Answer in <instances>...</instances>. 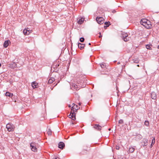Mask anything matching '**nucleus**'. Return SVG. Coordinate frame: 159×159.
Here are the masks:
<instances>
[{
  "label": "nucleus",
  "mask_w": 159,
  "mask_h": 159,
  "mask_svg": "<svg viewBox=\"0 0 159 159\" xmlns=\"http://www.w3.org/2000/svg\"><path fill=\"white\" fill-rule=\"evenodd\" d=\"M140 23L142 25H143L147 29H151L152 27L151 22L146 19H141Z\"/></svg>",
  "instance_id": "f257e3e1"
},
{
  "label": "nucleus",
  "mask_w": 159,
  "mask_h": 159,
  "mask_svg": "<svg viewBox=\"0 0 159 159\" xmlns=\"http://www.w3.org/2000/svg\"><path fill=\"white\" fill-rule=\"evenodd\" d=\"M74 108L73 107H72L70 114L68 116L69 118H71L73 120H75L76 119L75 114V110L74 109Z\"/></svg>",
  "instance_id": "f03ea898"
},
{
  "label": "nucleus",
  "mask_w": 159,
  "mask_h": 159,
  "mask_svg": "<svg viewBox=\"0 0 159 159\" xmlns=\"http://www.w3.org/2000/svg\"><path fill=\"white\" fill-rule=\"evenodd\" d=\"M6 128L8 131H13L15 129L14 126L11 123H8L6 125Z\"/></svg>",
  "instance_id": "7ed1b4c3"
},
{
  "label": "nucleus",
  "mask_w": 159,
  "mask_h": 159,
  "mask_svg": "<svg viewBox=\"0 0 159 159\" xmlns=\"http://www.w3.org/2000/svg\"><path fill=\"white\" fill-rule=\"evenodd\" d=\"M96 20L98 24L101 25L104 23V18L102 17H97Z\"/></svg>",
  "instance_id": "20e7f679"
},
{
  "label": "nucleus",
  "mask_w": 159,
  "mask_h": 159,
  "mask_svg": "<svg viewBox=\"0 0 159 159\" xmlns=\"http://www.w3.org/2000/svg\"><path fill=\"white\" fill-rule=\"evenodd\" d=\"M87 147L86 145H84L83 146V149L82 151L80 153V155H82L84 154H86L87 150Z\"/></svg>",
  "instance_id": "39448f33"
},
{
  "label": "nucleus",
  "mask_w": 159,
  "mask_h": 159,
  "mask_svg": "<svg viewBox=\"0 0 159 159\" xmlns=\"http://www.w3.org/2000/svg\"><path fill=\"white\" fill-rule=\"evenodd\" d=\"M31 31L28 28L25 29L23 30V33L25 35H28L31 32Z\"/></svg>",
  "instance_id": "423d86ee"
},
{
  "label": "nucleus",
  "mask_w": 159,
  "mask_h": 159,
  "mask_svg": "<svg viewBox=\"0 0 159 159\" xmlns=\"http://www.w3.org/2000/svg\"><path fill=\"white\" fill-rule=\"evenodd\" d=\"M10 44L11 42L9 40H6L4 43L3 46L5 48H6Z\"/></svg>",
  "instance_id": "0eeeda50"
},
{
  "label": "nucleus",
  "mask_w": 159,
  "mask_h": 159,
  "mask_svg": "<svg viewBox=\"0 0 159 159\" xmlns=\"http://www.w3.org/2000/svg\"><path fill=\"white\" fill-rule=\"evenodd\" d=\"M65 146V143L63 142H61L58 144V148L61 149H63Z\"/></svg>",
  "instance_id": "6e6552de"
},
{
  "label": "nucleus",
  "mask_w": 159,
  "mask_h": 159,
  "mask_svg": "<svg viewBox=\"0 0 159 159\" xmlns=\"http://www.w3.org/2000/svg\"><path fill=\"white\" fill-rule=\"evenodd\" d=\"M151 98L153 100H156L157 98V94L156 93L154 92H152L151 93Z\"/></svg>",
  "instance_id": "1a4fd4ad"
},
{
  "label": "nucleus",
  "mask_w": 159,
  "mask_h": 159,
  "mask_svg": "<svg viewBox=\"0 0 159 159\" xmlns=\"http://www.w3.org/2000/svg\"><path fill=\"white\" fill-rule=\"evenodd\" d=\"M93 127L97 130L100 131L101 130L102 127L98 124H95Z\"/></svg>",
  "instance_id": "9d476101"
},
{
  "label": "nucleus",
  "mask_w": 159,
  "mask_h": 159,
  "mask_svg": "<svg viewBox=\"0 0 159 159\" xmlns=\"http://www.w3.org/2000/svg\"><path fill=\"white\" fill-rule=\"evenodd\" d=\"M143 143L142 144V145L143 146V147L146 146L148 145V140L147 139H144L143 140Z\"/></svg>",
  "instance_id": "9b49d317"
},
{
  "label": "nucleus",
  "mask_w": 159,
  "mask_h": 159,
  "mask_svg": "<svg viewBox=\"0 0 159 159\" xmlns=\"http://www.w3.org/2000/svg\"><path fill=\"white\" fill-rule=\"evenodd\" d=\"M78 48L81 50H82L83 49L85 46V44H82L81 43H78Z\"/></svg>",
  "instance_id": "f8f14e48"
},
{
  "label": "nucleus",
  "mask_w": 159,
  "mask_h": 159,
  "mask_svg": "<svg viewBox=\"0 0 159 159\" xmlns=\"http://www.w3.org/2000/svg\"><path fill=\"white\" fill-rule=\"evenodd\" d=\"M38 85V84L35 81H34L32 83V86L34 89L37 88V86Z\"/></svg>",
  "instance_id": "ddd939ff"
},
{
  "label": "nucleus",
  "mask_w": 159,
  "mask_h": 159,
  "mask_svg": "<svg viewBox=\"0 0 159 159\" xmlns=\"http://www.w3.org/2000/svg\"><path fill=\"white\" fill-rule=\"evenodd\" d=\"M55 80V79L53 77H51L48 80V83L49 84L52 83Z\"/></svg>",
  "instance_id": "4468645a"
},
{
  "label": "nucleus",
  "mask_w": 159,
  "mask_h": 159,
  "mask_svg": "<svg viewBox=\"0 0 159 159\" xmlns=\"http://www.w3.org/2000/svg\"><path fill=\"white\" fill-rule=\"evenodd\" d=\"M84 18H81V19H79V20L78 21V24H81L84 22Z\"/></svg>",
  "instance_id": "2eb2a0df"
},
{
  "label": "nucleus",
  "mask_w": 159,
  "mask_h": 159,
  "mask_svg": "<svg viewBox=\"0 0 159 159\" xmlns=\"http://www.w3.org/2000/svg\"><path fill=\"white\" fill-rule=\"evenodd\" d=\"M5 95L6 96H8L9 97H11L13 96L12 93H11L9 92H6L5 93Z\"/></svg>",
  "instance_id": "dca6fc26"
},
{
  "label": "nucleus",
  "mask_w": 159,
  "mask_h": 159,
  "mask_svg": "<svg viewBox=\"0 0 159 159\" xmlns=\"http://www.w3.org/2000/svg\"><path fill=\"white\" fill-rule=\"evenodd\" d=\"M135 149L133 147H131V148H130L129 151V152L130 153H133L134 152V151Z\"/></svg>",
  "instance_id": "f3484780"
},
{
  "label": "nucleus",
  "mask_w": 159,
  "mask_h": 159,
  "mask_svg": "<svg viewBox=\"0 0 159 159\" xmlns=\"http://www.w3.org/2000/svg\"><path fill=\"white\" fill-rule=\"evenodd\" d=\"M122 39L125 38H126L128 36V34L126 33H123L122 34Z\"/></svg>",
  "instance_id": "a211bd4d"
},
{
  "label": "nucleus",
  "mask_w": 159,
  "mask_h": 159,
  "mask_svg": "<svg viewBox=\"0 0 159 159\" xmlns=\"http://www.w3.org/2000/svg\"><path fill=\"white\" fill-rule=\"evenodd\" d=\"M139 59L138 58H136V59H134L133 60V62L134 63H139Z\"/></svg>",
  "instance_id": "6ab92c4d"
},
{
  "label": "nucleus",
  "mask_w": 159,
  "mask_h": 159,
  "mask_svg": "<svg viewBox=\"0 0 159 159\" xmlns=\"http://www.w3.org/2000/svg\"><path fill=\"white\" fill-rule=\"evenodd\" d=\"M32 150L34 152L36 151L37 150V149L36 148V146H33L32 147H30Z\"/></svg>",
  "instance_id": "aec40b11"
},
{
  "label": "nucleus",
  "mask_w": 159,
  "mask_h": 159,
  "mask_svg": "<svg viewBox=\"0 0 159 159\" xmlns=\"http://www.w3.org/2000/svg\"><path fill=\"white\" fill-rule=\"evenodd\" d=\"M155 143V138L154 137L153 139H152V142L151 144V147H152L153 145Z\"/></svg>",
  "instance_id": "412c9836"
},
{
  "label": "nucleus",
  "mask_w": 159,
  "mask_h": 159,
  "mask_svg": "<svg viewBox=\"0 0 159 159\" xmlns=\"http://www.w3.org/2000/svg\"><path fill=\"white\" fill-rule=\"evenodd\" d=\"M47 133L49 135H51L52 134V131L51 130L49 129L48 130Z\"/></svg>",
  "instance_id": "4be33fe9"
},
{
  "label": "nucleus",
  "mask_w": 159,
  "mask_h": 159,
  "mask_svg": "<svg viewBox=\"0 0 159 159\" xmlns=\"http://www.w3.org/2000/svg\"><path fill=\"white\" fill-rule=\"evenodd\" d=\"M130 39V38L128 36L126 37V38H124L123 39L124 41L125 42H127L129 41Z\"/></svg>",
  "instance_id": "5701e85b"
},
{
  "label": "nucleus",
  "mask_w": 159,
  "mask_h": 159,
  "mask_svg": "<svg viewBox=\"0 0 159 159\" xmlns=\"http://www.w3.org/2000/svg\"><path fill=\"white\" fill-rule=\"evenodd\" d=\"M151 46H152L151 45H150L149 44H147L146 45V48L147 49H149V50H151L152 48L151 47Z\"/></svg>",
  "instance_id": "b1692460"
},
{
  "label": "nucleus",
  "mask_w": 159,
  "mask_h": 159,
  "mask_svg": "<svg viewBox=\"0 0 159 159\" xmlns=\"http://www.w3.org/2000/svg\"><path fill=\"white\" fill-rule=\"evenodd\" d=\"M100 66L102 68H104L106 67V64L105 63H102L100 64Z\"/></svg>",
  "instance_id": "393cba45"
},
{
  "label": "nucleus",
  "mask_w": 159,
  "mask_h": 159,
  "mask_svg": "<svg viewBox=\"0 0 159 159\" xmlns=\"http://www.w3.org/2000/svg\"><path fill=\"white\" fill-rule=\"evenodd\" d=\"M72 86L74 87V88L76 90H77L78 89V86L77 85L75 84H73Z\"/></svg>",
  "instance_id": "a878e982"
},
{
  "label": "nucleus",
  "mask_w": 159,
  "mask_h": 159,
  "mask_svg": "<svg viewBox=\"0 0 159 159\" xmlns=\"http://www.w3.org/2000/svg\"><path fill=\"white\" fill-rule=\"evenodd\" d=\"M144 124L146 126H148L149 124V122L148 120H146Z\"/></svg>",
  "instance_id": "bb28decb"
},
{
  "label": "nucleus",
  "mask_w": 159,
  "mask_h": 159,
  "mask_svg": "<svg viewBox=\"0 0 159 159\" xmlns=\"http://www.w3.org/2000/svg\"><path fill=\"white\" fill-rule=\"evenodd\" d=\"M84 39L83 37H81L80 38V41L81 42H84Z\"/></svg>",
  "instance_id": "cd10ccee"
},
{
  "label": "nucleus",
  "mask_w": 159,
  "mask_h": 159,
  "mask_svg": "<svg viewBox=\"0 0 159 159\" xmlns=\"http://www.w3.org/2000/svg\"><path fill=\"white\" fill-rule=\"evenodd\" d=\"M30 147H32L33 146H36V144L35 143H32L30 144Z\"/></svg>",
  "instance_id": "c85d7f7f"
},
{
  "label": "nucleus",
  "mask_w": 159,
  "mask_h": 159,
  "mask_svg": "<svg viewBox=\"0 0 159 159\" xmlns=\"http://www.w3.org/2000/svg\"><path fill=\"white\" fill-rule=\"evenodd\" d=\"M75 108H74V109L75 110H78V109H80V107H79L77 105H76L75 106V107H74Z\"/></svg>",
  "instance_id": "c756f323"
},
{
  "label": "nucleus",
  "mask_w": 159,
  "mask_h": 159,
  "mask_svg": "<svg viewBox=\"0 0 159 159\" xmlns=\"http://www.w3.org/2000/svg\"><path fill=\"white\" fill-rule=\"evenodd\" d=\"M123 121L122 120L120 119L119 121V123L120 124H123Z\"/></svg>",
  "instance_id": "7c9ffc66"
},
{
  "label": "nucleus",
  "mask_w": 159,
  "mask_h": 159,
  "mask_svg": "<svg viewBox=\"0 0 159 159\" xmlns=\"http://www.w3.org/2000/svg\"><path fill=\"white\" fill-rule=\"evenodd\" d=\"M109 21L106 22H105L104 24L106 25H108V24H110Z\"/></svg>",
  "instance_id": "2f4dec72"
},
{
  "label": "nucleus",
  "mask_w": 159,
  "mask_h": 159,
  "mask_svg": "<svg viewBox=\"0 0 159 159\" xmlns=\"http://www.w3.org/2000/svg\"><path fill=\"white\" fill-rule=\"evenodd\" d=\"M110 25V24H108V25H106L104 26V28L105 29H106Z\"/></svg>",
  "instance_id": "473e14b6"
},
{
  "label": "nucleus",
  "mask_w": 159,
  "mask_h": 159,
  "mask_svg": "<svg viewBox=\"0 0 159 159\" xmlns=\"http://www.w3.org/2000/svg\"><path fill=\"white\" fill-rule=\"evenodd\" d=\"M99 34H100L99 36V38H101L102 37V35H101V32H99Z\"/></svg>",
  "instance_id": "72a5a7b5"
},
{
  "label": "nucleus",
  "mask_w": 159,
  "mask_h": 159,
  "mask_svg": "<svg viewBox=\"0 0 159 159\" xmlns=\"http://www.w3.org/2000/svg\"><path fill=\"white\" fill-rule=\"evenodd\" d=\"M12 65H13L14 67H15L16 66V64L15 63H14Z\"/></svg>",
  "instance_id": "f704fd0d"
},
{
  "label": "nucleus",
  "mask_w": 159,
  "mask_h": 159,
  "mask_svg": "<svg viewBox=\"0 0 159 159\" xmlns=\"http://www.w3.org/2000/svg\"><path fill=\"white\" fill-rule=\"evenodd\" d=\"M116 90H117V93H118L119 92V91L118 90V87L116 85Z\"/></svg>",
  "instance_id": "c9c22d12"
},
{
  "label": "nucleus",
  "mask_w": 159,
  "mask_h": 159,
  "mask_svg": "<svg viewBox=\"0 0 159 159\" xmlns=\"http://www.w3.org/2000/svg\"><path fill=\"white\" fill-rule=\"evenodd\" d=\"M116 12V10H114L112 11V12L113 13H115Z\"/></svg>",
  "instance_id": "e433bc0d"
},
{
  "label": "nucleus",
  "mask_w": 159,
  "mask_h": 159,
  "mask_svg": "<svg viewBox=\"0 0 159 159\" xmlns=\"http://www.w3.org/2000/svg\"><path fill=\"white\" fill-rule=\"evenodd\" d=\"M116 148L117 150H119V147L117 146Z\"/></svg>",
  "instance_id": "4c0bfd02"
},
{
  "label": "nucleus",
  "mask_w": 159,
  "mask_h": 159,
  "mask_svg": "<svg viewBox=\"0 0 159 159\" xmlns=\"http://www.w3.org/2000/svg\"><path fill=\"white\" fill-rule=\"evenodd\" d=\"M72 105H73V106L72 107H74V106H75V104H74V103H73L72 104Z\"/></svg>",
  "instance_id": "58836bf2"
},
{
  "label": "nucleus",
  "mask_w": 159,
  "mask_h": 159,
  "mask_svg": "<svg viewBox=\"0 0 159 159\" xmlns=\"http://www.w3.org/2000/svg\"><path fill=\"white\" fill-rule=\"evenodd\" d=\"M59 159V158L58 157H55L54 159Z\"/></svg>",
  "instance_id": "ea45409f"
},
{
  "label": "nucleus",
  "mask_w": 159,
  "mask_h": 159,
  "mask_svg": "<svg viewBox=\"0 0 159 159\" xmlns=\"http://www.w3.org/2000/svg\"><path fill=\"white\" fill-rule=\"evenodd\" d=\"M81 105V103H79V105L80 106V105Z\"/></svg>",
  "instance_id": "a19ab883"
},
{
  "label": "nucleus",
  "mask_w": 159,
  "mask_h": 159,
  "mask_svg": "<svg viewBox=\"0 0 159 159\" xmlns=\"http://www.w3.org/2000/svg\"><path fill=\"white\" fill-rule=\"evenodd\" d=\"M120 64V62H118L117 63V64Z\"/></svg>",
  "instance_id": "79ce46f5"
},
{
  "label": "nucleus",
  "mask_w": 159,
  "mask_h": 159,
  "mask_svg": "<svg viewBox=\"0 0 159 159\" xmlns=\"http://www.w3.org/2000/svg\"><path fill=\"white\" fill-rule=\"evenodd\" d=\"M71 124H72V125H74V122H72V123H71Z\"/></svg>",
  "instance_id": "37998d69"
},
{
  "label": "nucleus",
  "mask_w": 159,
  "mask_h": 159,
  "mask_svg": "<svg viewBox=\"0 0 159 159\" xmlns=\"http://www.w3.org/2000/svg\"><path fill=\"white\" fill-rule=\"evenodd\" d=\"M57 83L54 86H56L57 85Z\"/></svg>",
  "instance_id": "c03bdc74"
},
{
  "label": "nucleus",
  "mask_w": 159,
  "mask_h": 159,
  "mask_svg": "<svg viewBox=\"0 0 159 159\" xmlns=\"http://www.w3.org/2000/svg\"><path fill=\"white\" fill-rule=\"evenodd\" d=\"M157 48L159 49V45L157 46Z\"/></svg>",
  "instance_id": "a18cd8bd"
},
{
  "label": "nucleus",
  "mask_w": 159,
  "mask_h": 159,
  "mask_svg": "<svg viewBox=\"0 0 159 159\" xmlns=\"http://www.w3.org/2000/svg\"><path fill=\"white\" fill-rule=\"evenodd\" d=\"M89 45H91V43H89Z\"/></svg>",
  "instance_id": "49530a36"
},
{
  "label": "nucleus",
  "mask_w": 159,
  "mask_h": 159,
  "mask_svg": "<svg viewBox=\"0 0 159 159\" xmlns=\"http://www.w3.org/2000/svg\"><path fill=\"white\" fill-rule=\"evenodd\" d=\"M137 66H138V67H139V65H137Z\"/></svg>",
  "instance_id": "de8ad7c7"
},
{
  "label": "nucleus",
  "mask_w": 159,
  "mask_h": 159,
  "mask_svg": "<svg viewBox=\"0 0 159 159\" xmlns=\"http://www.w3.org/2000/svg\"><path fill=\"white\" fill-rule=\"evenodd\" d=\"M1 66V64L0 63V67Z\"/></svg>",
  "instance_id": "09e8293b"
},
{
  "label": "nucleus",
  "mask_w": 159,
  "mask_h": 159,
  "mask_svg": "<svg viewBox=\"0 0 159 159\" xmlns=\"http://www.w3.org/2000/svg\"><path fill=\"white\" fill-rule=\"evenodd\" d=\"M111 130V129L110 128V129H109V130Z\"/></svg>",
  "instance_id": "8fccbe9b"
},
{
  "label": "nucleus",
  "mask_w": 159,
  "mask_h": 159,
  "mask_svg": "<svg viewBox=\"0 0 159 159\" xmlns=\"http://www.w3.org/2000/svg\"><path fill=\"white\" fill-rule=\"evenodd\" d=\"M69 107H70V106H69Z\"/></svg>",
  "instance_id": "3c124183"
}]
</instances>
